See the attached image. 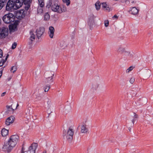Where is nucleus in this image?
Returning <instances> with one entry per match:
<instances>
[{
	"instance_id": "obj_45",
	"label": "nucleus",
	"mask_w": 153,
	"mask_h": 153,
	"mask_svg": "<svg viewBox=\"0 0 153 153\" xmlns=\"http://www.w3.org/2000/svg\"><path fill=\"white\" fill-rule=\"evenodd\" d=\"M24 3H31L32 0H24Z\"/></svg>"
},
{
	"instance_id": "obj_48",
	"label": "nucleus",
	"mask_w": 153,
	"mask_h": 153,
	"mask_svg": "<svg viewBox=\"0 0 153 153\" xmlns=\"http://www.w3.org/2000/svg\"><path fill=\"white\" fill-rule=\"evenodd\" d=\"M6 92H4L3 93L1 94V97H3L6 94Z\"/></svg>"
},
{
	"instance_id": "obj_32",
	"label": "nucleus",
	"mask_w": 153,
	"mask_h": 153,
	"mask_svg": "<svg viewBox=\"0 0 153 153\" xmlns=\"http://www.w3.org/2000/svg\"><path fill=\"white\" fill-rule=\"evenodd\" d=\"M55 148L56 147L55 146L53 145H51L50 146L49 149L51 152H53L55 150Z\"/></svg>"
},
{
	"instance_id": "obj_24",
	"label": "nucleus",
	"mask_w": 153,
	"mask_h": 153,
	"mask_svg": "<svg viewBox=\"0 0 153 153\" xmlns=\"http://www.w3.org/2000/svg\"><path fill=\"white\" fill-rule=\"evenodd\" d=\"M95 16L93 15H92L90 16L89 18V20L88 23L90 24H93L94 22Z\"/></svg>"
},
{
	"instance_id": "obj_13",
	"label": "nucleus",
	"mask_w": 153,
	"mask_h": 153,
	"mask_svg": "<svg viewBox=\"0 0 153 153\" xmlns=\"http://www.w3.org/2000/svg\"><path fill=\"white\" fill-rule=\"evenodd\" d=\"M23 4V0H16L15 1L14 9H17L20 7Z\"/></svg>"
},
{
	"instance_id": "obj_15",
	"label": "nucleus",
	"mask_w": 153,
	"mask_h": 153,
	"mask_svg": "<svg viewBox=\"0 0 153 153\" xmlns=\"http://www.w3.org/2000/svg\"><path fill=\"white\" fill-rule=\"evenodd\" d=\"M17 25L14 24L9 25V29L10 33L14 32L17 30Z\"/></svg>"
},
{
	"instance_id": "obj_28",
	"label": "nucleus",
	"mask_w": 153,
	"mask_h": 153,
	"mask_svg": "<svg viewBox=\"0 0 153 153\" xmlns=\"http://www.w3.org/2000/svg\"><path fill=\"white\" fill-rule=\"evenodd\" d=\"M95 5L96 10H99L100 8L101 5L100 2L99 1H97Z\"/></svg>"
},
{
	"instance_id": "obj_20",
	"label": "nucleus",
	"mask_w": 153,
	"mask_h": 153,
	"mask_svg": "<svg viewBox=\"0 0 153 153\" xmlns=\"http://www.w3.org/2000/svg\"><path fill=\"white\" fill-rule=\"evenodd\" d=\"M138 117V115L135 113H134L131 116V118L132 119L131 121L133 124H134V122L136 120Z\"/></svg>"
},
{
	"instance_id": "obj_38",
	"label": "nucleus",
	"mask_w": 153,
	"mask_h": 153,
	"mask_svg": "<svg viewBox=\"0 0 153 153\" xmlns=\"http://www.w3.org/2000/svg\"><path fill=\"white\" fill-rule=\"evenodd\" d=\"M134 67L132 66H131L130 67L128 68L126 70V72L127 73H129L130 71H131L133 69Z\"/></svg>"
},
{
	"instance_id": "obj_10",
	"label": "nucleus",
	"mask_w": 153,
	"mask_h": 153,
	"mask_svg": "<svg viewBox=\"0 0 153 153\" xmlns=\"http://www.w3.org/2000/svg\"><path fill=\"white\" fill-rule=\"evenodd\" d=\"M87 122L85 121L82 123L81 126V132L82 133H86L88 131V129L87 127Z\"/></svg>"
},
{
	"instance_id": "obj_4",
	"label": "nucleus",
	"mask_w": 153,
	"mask_h": 153,
	"mask_svg": "<svg viewBox=\"0 0 153 153\" xmlns=\"http://www.w3.org/2000/svg\"><path fill=\"white\" fill-rule=\"evenodd\" d=\"M15 17L13 14L9 13L4 15L3 17V20L6 23L9 24L14 20Z\"/></svg>"
},
{
	"instance_id": "obj_7",
	"label": "nucleus",
	"mask_w": 153,
	"mask_h": 153,
	"mask_svg": "<svg viewBox=\"0 0 153 153\" xmlns=\"http://www.w3.org/2000/svg\"><path fill=\"white\" fill-rule=\"evenodd\" d=\"M8 30L7 28L3 27L0 29V38H5L8 34Z\"/></svg>"
},
{
	"instance_id": "obj_31",
	"label": "nucleus",
	"mask_w": 153,
	"mask_h": 153,
	"mask_svg": "<svg viewBox=\"0 0 153 153\" xmlns=\"http://www.w3.org/2000/svg\"><path fill=\"white\" fill-rule=\"evenodd\" d=\"M7 1V0H0V4L1 5L2 7L6 4Z\"/></svg>"
},
{
	"instance_id": "obj_27",
	"label": "nucleus",
	"mask_w": 153,
	"mask_h": 153,
	"mask_svg": "<svg viewBox=\"0 0 153 153\" xmlns=\"http://www.w3.org/2000/svg\"><path fill=\"white\" fill-rule=\"evenodd\" d=\"M9 56V55L7 54V55L6 56L5 59H1L0 62V67L2 66L4 64L5 62L6 61L8 57Z\"/></svg>"
},
{
	"instance_id": "obj_14",
	"label": "nucleus",
	"mask_w": 153,
	"mask_h": 153,
	"mask_svg": "<svg viewBox=\"0 0 153 153\" xmlns=\"http://www.w3.org/2000/svg\"><path fill=\"white\" fill-rule=\"evenodd\" d=\"M14 118V117L13 116L9 117L6 119L5 121V124L7 126L10 125L13 122Z\"/></svg>"
},
{
	"instance_id": "obj_41",
	"label": "nucleus",
	"mask_w": 153,
	"mask_h": 153,
	"mask_svg": "<svg viewBox=\"0 0 153 153\" xmlns=\"http://www.w3.org/2000/svg\"><path fill=\"white\" fill-rule=\"evenodd\" d=\"M62 1L68 6L70 4V1L69 0H62Z\"/></svg>"
},
{
	"instance_id": "obj_25",
	"label": "nucleus",
	"mask_w": 153,
	"mask_h": 153,
	"mask_svg": "<svg viewBox=\"0 0 153 153\" xmlns=\"http://www.w3.org/2000/svg\"><path fill=\"white\" fill-rule=\"evenodd\" d=\"M54 75V74H52L51 75H50L49 74L48 76V77L46 79V82L47 83H50L51 82H52L53 77Z\"/></svg>"
},
{
	"instance_id": "obj_40",
	"label": "nucleus",
	"mask_w": 153,
	"mask_h": 153,
	"mask_svg": "<svg viewBox=\"0 0 153 153\" xmlns=\"http://www.w3.org/2000/svg\"><path fill=\"white\" fill-rule=\"evenodd\" d=\"M30 3H25V4H26V5L25 7V9L26 10H27L30 7Z\"/></svg>"
},
{
	"instance_id": "obj_18",
	"label": "nucleus",
	"mask_w": 153,
	"mask_h": 153,
	"mask_svg": "<svg viewBox=\"0 0 153 153\" xmlns=\"http://www.w3.org/2000/svg\"><path fill=\"white\" fill-rule=\"evenodd\" d=\"M102 7L105 10L109 11L110 9L108 5L105 2H103L101 4Z\"/></svg>"
},
{
	"instance_id": "obj_17",
	"label": "nucleus",
	"mask_w": 153,
	"mask_h": 153,
	"mask_svg": "<svg viewBox=\"0 0 153 153\" xmlns=\"http://www.w3.org/2000/svg\"><path fill=\"white\" fill-rule=\"evenodd\" d=\"M126 48L122 46H119L117 49V52L119 53L123 54L124 53Z\"/></svg>"
},
{
	"instance_id": "obj_9",
	"label": "nucleus",
	"mask_w": 153,
	"mask_h": 153,
	"mask_svg": "<svg viewBox=\"0 0 153 153\" xmlns=\"http://www.w3.org/2000/svg\"><path fill=\"white\" fill-rule=\"evenodd\" d=\"M123 54L125 56L130 58H134L135 57V53L129 49H126Z\"/></svg>"
},
{
	"instance_id": "obj_30",
	"label": "nucleus",
	"mask_w": 153,
	"mask_h": 153,
	"mask_svg": "<svg viewBox=\"0 0 153 153\" xmlns=\"http://www.w3.org/2000/svg\"><path fill=\"white\" fill-rule=\"evenodd\" d=\"M6 107L9 112L13 113L14 110V109L13 107H11V106L7 105Z\"/></svg>"
},
{
	"instance_id": "obj_23",
	"label": "nucleus",
	"mask_w": 153,
	"mask_h": 153,
	"mask_svg": "<svg viewBox=\"0 0 153 153\" xmlns=\"http://www.w3.org/2000/svg\"><path fill=\"white\" fill-rule=\"evenodd\" d=\"M151 71L149 70H148L145 72L144 76L145 78H148L151 76Z\"/></svg>"
},
{
	"instance_id": "obj_43",
	"label": "nucleus",
	"mask_w": 153,
	"mask_h": 153,
	"mask_svg": "<svg viewBox=\"0 0 153 153\" xmlns=\"http://www.w3.org/2000/svg\"><path fill=\"white\" fill-rule=\"evenodd\" d=\"M104 25L105 27H107L109 25V21L108 20H106L104 21Z\"/></svg>"
},
{
	"instance_id": "obj_35",
	"label": "nucleus",
	"mask_w": 153,
	"mask_h": 153,
	"mask_svg": "<svg viewBox=\"0 0 153 153\" xmlns=\"http://www.w3.org/2000/svg\"><path fill=\"white\" fill-rule=\"evenodd\" d=\"M40 6L43 7L44 5L43 0H38Z\"/></svg>"
},
{
	"instance_id": "obj_12",
	"label": "nucleus",
	"mask_w": 153,
	"mask_h": 153,
	"mask_svg": "<svg viewBox=\"0 0 153 153\" xmlns=\"http://www.w3.org/2000/svg\"><path fill=\"white\" fill-rule=\"evenodd\" d=\"M44 31L45 29L43 27H39L36 30V35L38 39L41 36Z\"/></svg>"
},
{
	"instance_id": "obj_3",
	"label": "nucleus",
	"mask_w": 153,
	"mask_h": 153,
	"mask_svg": "<svg viewBox=\"0 0 153 153\" xmlns=\"http://www.w3.org/2000/svg\"><path fill=\"white\" fill-rule=\"evenodd\" d=\"M100 83V77L99 76H95L91 86V90L93 92L96 91L99 87Z\"/></svg>"
},
{
	"instance_id": "obj_33",
	"label": "nucleus",
	"mask_w": 153,
	"mask_h": 153,
	"mask_svg": "<svg viewBox=\"0 0 153 153\" xmlns=\"http://www.w3.org/2000/svg\"><path fill=\"white\" fill-rule=\"evenodd\" d=\"M59 9L61 10V11H62V13L66 11L67 10L66 7L64 6H63L62 7H60Z\"/></svg>"
},
{
	"instance_id": "obj_52",
	"label": "nucleus",
	"mask_w": 153,
	"mask_h": 153,
	"mask_svg": "<svg viewBox=\"0 0 153 153\" xmlns=\"http://www.w3.org/2000/svg\"><path fill=\"white\" fill-rule=\"evenodd\" d=\"M131 128H129V131H131Z\"/></svg>"
},
{
	"instance_id": "obj_2",
	"label": "nucleus",
	"mask_w": 153,
	"mask_h": 153,
	"mask_svg": "<svg viewBox=\"0 0 153 153\" xmlns=\"http://www.w3.org/2000/svg\"><path fill=\"white\" fill-rule=\"evenodd\" d=\"M74 130L73 127H70L67 131H64L63 137L64 139L71 142L73 139V136L74 134Z\"/></svg>"
},
{
	"instance_id": "obj_16",
	"label": "nucleus",
	"mask_w": 153,
	"mask_h": 153,
	"mask_svg": "<svg viewBox=\"0 0 153 153\" xmlns=\"http://www.w3.org/2000/svg\"><path fill=\"white\" fill-rule=\"evenodd\" d=\"M54 29L52 26H51L49 27V30L48 31V34L49 36L51 38H53L54 33Z\"/></svg>"
},
{
	"instance_id": "obj_26",
	"label": "nucleus",
	"mask_w": 153,
	"mask_h": 153,
	"mask_svg": "<svg viewBox=\"0 0 153 153\" xmlns=\"http://www.w3.org/2000/svg\"><path fill=\"white\" fill-rule=\"evenodd\" d=\"M8 131L5 128H3L1 131V134L3 137H5L8 135Z\"/></svg>"
},
{
	"instance_id": "obj_6",
	"label": "nucleus",
	"mask_w": 153,
	"mask_h": 153,
	"mask_svg": "<svg viewBox=\"0 0 153 153\" xmlns=\"http://www.w3.org/2000/svg\"><path fill=\"white\" fill-rule=\"evenodd\" d=\"M60 6L56 3H52L51 4V10L55 12H57L59 13H62V11H61L60 9Z\"/></svg>"
},
{
	"instance_id": "obj_50",
	"label": "nucleus",
	"mask_w": 153,
	"mask_h": 153,
	"mask_svg": "<svg viewBox=\"0 0 153 153\" xmlns=\"http://www.w3.org/2000/svg\"><path fill=\"white\" fill-rule=\"evenodd\" d=\"M113 17L114 18H117V16L116 15H114V16Z\"/></svg>"
},
{
	"instance_id": "obj_21",
	"label": "nucleus",
	"mask_w": 153,
	"mask_h": 153,
	"mask_svg": "<svg viewBox=\"0 0 153 153\" xmlns=\"http://www.w3.org/2000/svg\"><path fill=\"white\" fill-rule=\"evenodd\" d=\"M52 106V104L51 100L50 99H48L47 101V105H46V108H47V110L51 109Z\"/></svg>"
},
{
	"instance_id": "obj_36",
	"label": "nucleus",
	"mask_w": 153,
	"mask_h": 153,
	"mask_svg": "<svg viewBox=\"0 0 153 153\" xmlns=\"http://www.w3.org/2000/svg\"><path fill=\"white\" fill-rule=\"evenodd\" d=\"M17 70V67L16 66H14L12 67L10 71L14 73Z\"/></svg>"
},
{
	"instance_id": "obj_11",
	"label": "nucleus",
	"mask_w": 153,
	"mask_h": 153,
	"mask_svg": "<svg viewBox=\"0 0 153 153\" xmlns=\"http://www.w3.org/2000/svg\"><path fill=\"white\" fill-rule=\"evenodd\" d=\"M25 13L24 10H21L17 11L16 14V17L18 19H21L24 17Z\"/></svg>"
},
{
	"instance_id": "obj_49",
	"label": "nucleus",
	"mask_w": 153,
	"mask_h": 153,
	"mask_svg": "<svg viewBox=\"0 0 153 153\" xmlns=\"http://www.w3.org/2000/svg\"><path fill=\"white\" fill-rule=\"evenodd\" d=\"M42 153H47V151L46 150H44Z\"/></svg>"
},
{
	"instance_id": "obj_51",
	"label": "nucleus",
	"mask_w": 153,
	"mask_h": 153,
	"mask_svg": "<svg viewBox=\"0 0 153 153\" xmlns=\"http://www.w3.org/2000/svg\"><path fill=\"white\" fill-rule=\"evenodd\" d=\"M50 6H48V5H47L46 6V7L48 8H49V7H50Z\"/></svg>"
},
{
	"instance_id": "obj_47",
	"label": "nucleus",
	"mask_w": 153,
	"mask_h": 153,
	"mask_svg": "<svg viewBox=\"0 0 153 153\" xmlns=\"http://www.w3.org/2000/svg\"><path fill=\"white\" fill-rule=\"evenodd\" d=\"M60 45L61 47H62L65 46L66 45V44L64 42H62V43H61Z\"/></svg>"
},
{
	"instance_id": "obj_22",
	"label": "nucleus",
	"mask_w": 153,
	"mask_h": 153,
	"mask_svg": "<svg viewBox=\"0 0 153 153\" xmlns=\"http://www.w3.org/2000/svg\"><path fill=\"white\" fill-rule=\"evenodd\" d=\"M139 10L135 7H132L130 10L131 13L134 15L137 14Z\"/></svg>"
},
{
	"instance_id": "obj_1",
	"label": "nucleus",
	"mask_w": 153,
	"mask_h": 153,
	"mask_svg": "<svg viewBox=\"0 0 153 153\" xmlns=\"http://www.w3.org/2000/svg\"><path fill=\"white\" fill-rule=\"evenodd\" d=\"M19 137L17 135L11 136L8 142L4 144L3 149L4 151L9 152L16 145L19 139Z\"/></svg>"
},
{
	"instance_id": "obj_46",
	"label": "nucleus",
	"mask_w": 153,
	"mask_h": 153,
	"mask_svg": "<svg viewBox=\"0 0 153 153\" xmlns=\"http://www.w3.org/2000/svg\"><path fill=\"white\" fill-rule=\"evenodd\" d=\"M3 56V53L2 51L0 49V58H1Z\"/></svg>"
},
{
	"instance_id": "obj_19",
	"label": "nucleus",
	"mask_w": 153,
	"mask_h": 153,
	"mask_svg": "<svg viewBox=\"0 0 153 153\" xmlns=\"http://www.w3.org/2000/svg\"><path fill=\"white\" fill-rule=\"evenodd\" d=\"M30 40L31 42L34 41L35 39L36 36L33 31H31L30 33Z\"/></svg>"
},
{
	"instance_id": "obj_8",
	"label": "nucleus",
	"mask_w": 153,
	"mask_h": 153,
	"mask_svg": "<svg viewBox=\"0 0 153 153\" xmlns=\"http://www.w3.org/2000/svg\"><path fill=\"white\" fill-rule=\"evenodd\" d=\"M15 1L9 0L7 2L6 7L7 10H10L12 9H14Z\"/></svg>"
},
{
	"instance_id": "obj_5",
	"label": "nucleus",
	"mask_w": 153,
	"mask_h": 153,
	"mask_svg": "<svg viewBox=\"0 0 153 153\" xmlns=\"http://www.w3.org/2000/svg\"><path fill=\"white\" fill-rule=\"evenodd\" d=\"M37 147V144L36 143H32L28 149L27 151L24 152L23 148L22 149V153H35V151Z\"/></svg>"
},
{
	"instance_id": "obj_39",
	"label": "nucleus",
	"mask_w": 153,
	"mask_h": 153,
	"mask_svg": "<svg viewBox=\"0 0 153 153\" xmlns=\"http://www.w3.org/2000/svg\"><path fill=\"white\" fill-rule=\"evenodd\" d=\"M50 88V85H48L45 86L44 87V91L45 92H47L49 90Z\"/></svg>"
},
{
	"instance_id": "obj_44",
	"label": "nucleus",
	"mask_w": 153,
	"mask_h": 153,
	"mask_svg": "<svg viewBox=\"0 0 153 153\" xmlns=\"http://www.w3.org/2000/svg\"><path fill=\"white\" fill-rule=\"evenodd\" d=\"M135 81V79L134 77H131L130 80V82L131 84L134 83Z\"/></svg>"
},
{
	"instance_id": "obj_37",
	"label": "nucleus",
	"mask_w": 153,
	"mask_h": 153,
	"mask_svg": "<svg viewBox=\"0 0 153 153\" xmlns=\"http://www.w3.org/2000/svg\"><path fill=\"white\" fill-rule=\"evenodd\" d=\"M19 104L17 103H14L11 105V107H13L14 109H16L17 108V107L19 106Z\"/></svg>"
},
{
	"instance_id": "obj_42",
	"label": "nucleus",
	"mask_w": 153,
	"mask_h": 153,
	"mask_svg": "<svg viewBox=\"0 0 153 153\" xmlns=\"http://www.w3.org/2000/svg\"><path fill=\"white\" fill-rule=\"evenodd\" d=\"M17 45V44L16 42H14L12 45V49H14L16 47Z\"/></svg>"
},
{
	"instance_id": "obj_34",
	"label": "nucleus",
	"mask_w": 153,
	"mask_h": 153,
	"mask_svg": "<svg viewBox=\"0 0 153 153\" xmlns=\"http://www.w3.org/2000/svg\"><path fill=\"white\" fill-rule=\"evenodd\" d=\"M42 7H38L37 8V12L38 13L41 14L43 10L42 9Z\"/></svg>"
},
{
	"instance_id": "obj_29",
	"label": "nucleus",
	"mask_w": 153,
	"mask_h": 153,
	"mask_svg": "<svg viewBox=\"0 0 153 153\" xmlns=\"http://www.w3.org/2000/svg\"><path fill=\"white\" fill-rule=\"evenodd\" d=\"M44 20L45 21L49 20L50 18V16L49 14L48 13H45L44 15Z\"/></svg>"
}]
</instances>
